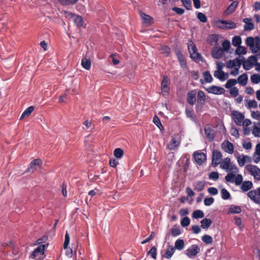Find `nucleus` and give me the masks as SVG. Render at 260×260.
Instances as JSON below:
<instances>
[{
  "label": "nucleus",
  "mask_w": 260,
  "mask_h": 260,
  "mask_svg": "<svg viewBox=\"0 0 260 260\" xmlns=\"http://www.w3.org/2000/svg\"><path fill=\"white\" fill-rule=\"evenodd\" d=\"M245 43L249 46L253 53H256L258 49L260 51V38L255 37H248L245 40Z\"/></svg>",
  "instance_id": "f257e3e1"
},
{
  "label": "nucleus",
  "mask_w": 260,
  "mask_h": 260,
  "mask_svg": "<svg viewBox=\"0 0 260 260\" xmlns=\"http://www.w3.org/2000/svg\"><path fill=\"white\" fill-rule=\"evenodd\" d=\"M220 168L226 172H232L233 173H238L239 169L237 167L231 162V159L226 157L221 161L220 166Z\"/></svg>",
  "instance_id": "f03ea898"
},
{
  "label": "nucleus",
  "mask_w": 260,
  "mask_h": 260,
  "mask_svg": "<svg viewBox=\"0 0 260 260\" xmlns=\"http://www.w3.org/2000/svg\"><path fill=\"white\" fill-rule=\"evenodd\" d=\"M46 247V245L45 244H42L39 245L37 248H36L33 252L31 253L30 255V258H35L37 256H38L40 254L41 256L38 258V260H43L44 256V250Z\"/></svg>",
  "instance_id": "7ed1b4c3"
},
{
  "label": "nucleus",
  "mask_w": 260,
  "mask_h": 260,
  "mask_svg": "<svg viewBox=\"0 0 260 260\" xmlns=\"http://www.w3.org/2000/svg\"><path fill=\"white\" fill-rule=\"evenodd\" d=\"M246 168L254 179L257 180H260V169L257 166L249 165L246 166Z\"/></svg>",
  "instance_id": "20e7f679"
},
{
  "label": "nucleus",
  "mask_w": 260,
  "mask_h": 260,
  "mask_svg": "<svg viewBox=\"0 0 260 260\" xmlns=\"http://www.w3.org/2000/svg\"><path fill=\"white\" fill-rule=\"evenodd\" d=\"M200 251V249L197 244H193L185 251V254L189 258L195 257Z\"/></svg>",
  "instance_id": "39448f33"
},
{
  "label": "nucleus",
  "mask_w": 260,
  "mask_h": 260,
  "mask_svg": "<svg viewBox=\"0 0 260 260\" xmlns=\"http://www.w3.org/2000/svg\"><path fill=\"white\" fill-rule=\"evenodd\" d=\"M222 155L220 151L214 150L212 152V164L214 167L217 166L221 161Z\"/></svg>",
  "instance_id": "423d86ee"
},
{
  "label": "nucleus",
  "mask_w": 260,
  "mask_h": 260,
  "mask_svg": "<svg viewBox=\"0 0 260 260\" xmlns=\"http://www.w3.org/2000/svg\"><path fill=\"white\" fill-rule=\"evenodd\" d=\"M232 115L236 124L239 126H241L244 119V115L238 111H234L232 113Z\"/></svg>",
  "instance_id": "0eeeda50"
},
{
  "label": "nucleus",
  "mask_w": 260,
  "mask_h": 260,
  "mask_svg": "<svg viewBox=\"0 0 260 260\" xmlns=\"http://www.w3.org/2000/svg\"><path fill=\"white\" fill-rule=\"evenodd\" d=\"M217 23H220L222 24L226 25L225 27L223 26L218 25V27L219 28L221 29H233L237 27L236 23L231 20L227 21L219 20L217 21Z\"/></svg>",
  "instance_id": "6e6552de"
},
{
  "label": "nucleus",
  "mask_w": 260,
  "mask_h": 260,
  "mask_svg": "<svg viewBox=\"0 0 260 260\" xmlns=\"http://www.w3.org/2000/svg\"><path fill=\"white\" fill-rule=\"evenodd\" d=\"M221 148L225 152L232 154L234 153V145L228 140H225L221 144Z\"/></svg>",
  "instance_id": "1a4fd4ad"
},
{
  "label": "nucleus",
  "mask_w": 260,
  "mask_h": 260,
  "mask_svg": "<svg viewBox=\"0 0 260 260\" xmlns=\"http://www.w3.org/2000/svg\"><path fill=\"white\" fill-rule=\"evenodd\" d=\"M193 156L197 163L201 165L206 160V155L203 152L195 151L193 153Z\"/></svg>",
  "instance_id": "9d476101"
},
{
  "label": "nucleus",
  "mask_w": 260,
  "mask_h": 260,
  "mask_svg": "<svg viewBox=\"0 0 260 260\" xmlns=\"http://www.w3.org/2000/svg\"><path fill=\"white\" fill-rule=\"evenodd\" d=\"M206 91L208 93H213L214 94H221L224 92L225 90L222 87L215 85H212L207 88Z\"/></svg>",
  "instance_id": "9b49d317"
},
{
  "label": "nucleus",
  "mask_w": 260,
  "mask_h": 260,
  "mask_svg": "<svg viewBox=\"0 0 260 260\" xmlns=\"http://www.w3.org/2000/svg\"><path fill=\"white\" fill-rule=\"evenodd\" d=\"M204 132L206 138L208 139V140L209 142L213 141L215 137L214 129L209 126H205L204 128Z\"/></svg>",
  "instance_id": "f8f14e48"
},
{
  "label": "nucleus",
  "mask_w": 260,
  "mask_h": 260,
  "mask_svg": "<svg viewBox=\"0 0 260 260\" xmlns=\"http://www.w3.org/2000/svg\"><path fill=\"white\" fill-rule=\"evenodd\" d=\"M223 54V50L221 48L215 47L212 50V55L213 58L216 59L221 58Z\"/></svg>",
  "instance_id": "ddd939ff"
},
{
  "label": "nucleus",
  "mask_w": 260,
  "mask_h": 260,
  "mask_svg": "<svg viewBox=\"0 0 260 260\" xmlns=\"http://www.w3.org/2000/svg\"><path fill=\"white\" fill-rule=\"evenodd\" d=\"M169 84V80L167 76H164L161 84V89L162 92L168 93L170 88L168 86Z\"/></svg>",
  "instance_id": "4468645a"
},
{
  "label": "nucleus",
  "mask_w": 260,
  "mask_h": 260,
  "mask_svg": "<svg viewBox=\"0 0 260 260\" xmlns=\"http://www.w3.org/2000/svg\"><path fill=\"white\" fill-rule=\"evenodd\" d=\"M253 187V183L250 181H245L240 185V189L243 192L250 190Z\"/></svg>",
  "instance_id": "2eb2a0df"
},
{
  "label": "nucleus",
  "mask_w": 260,
  "mask_h": 260,
  "mask_svg": "<svg viewBox=\"0 0 260 260\" xmlns=\"http://www.w3.org/2000/svg\"><path fill=\"white\" fill-rule=\"evenodd\" d=\"M175 248L173 246L169 245L165 252L162 255V257L170 259L175 253Z\"/></svg>",
  "instance_id": "dca6fc26"
},
{
  "label": "nucleus",
  "mask_w": 260,
  "mask_h": 260,
  "mask_svg": "<svg viewBox=\"0 0 260 260\" xmlns=\"http://www.w3.org/2000/svg\"><path fill=\"white\" fill-rule=\"evenodd\" d=\"M196 92L194 90H191L187 93L186 101L188 104L191 106L194 104L196 100Z\"/></svg>",
  "instance_id": "f3484780"
},
{
  "label": "nucleus",
  "mask_w": 260,
  "mask_h": 260,
  "mask_svg": "<svg viewBox=\"0 0 260 260\" xmlns=\"http://www.w3.org/2000/svg\"><path fill=\"white\" fill-rule=\"evenodd\" d=\"M257 194V190H250L247 193V195L250 199L251 201H252L255 203L260 205V198H257L256 197V195Z\"/></svg>",
  "instance_id": "a211bd4d"
},
{
  "label": "nucleus",
  "mask_w": 260,
  "mask_h": 260,
  "mask_svg": "<svg viewBox=\"0 0 260 260\" xmlns=\"http://www.w3.org/2000/svg\"><path fill=\"white\" fill-rule=\"evenodd\" d=\"M243 21L245 23L244 26L245 30H251L254 28V23L251 22V19L248 18H244Z\"/></svg>",
  "instance_id": "6ab92c4d"
},
{
  "label": "nucleus",
  "mask_w": 260,
  "mask_h": 260,
  "mask_svg": "<svg viewBox=\"0 0 260 260\" xmlns=\"http://www.w3.org/2000/svg\"><path fill=\"white\" fill-rule=\"evenodd\" d=\"M205 184L204 180L195 182L193 183V189L197 191H201L204 189Z\"/></svg>",
  "instance_id": "aec40b11"
},
{
  "label": "nucleus",
  "mask_w": 260,
  "mask_h": 260,
  "mask_svg": "<svg viewBox=\"0 0 260 260\" xmlns=\"http://www.w3.org/2000/svg\"><path fill=\"white\" fill-rule=\"evenodd\" d=\"M214 76L215 78L219 79L221 81L226 80L229 77L228 74L224 73L222 71H215L214 72Z\"/></svg>",
  "instance_id": "412c9836"
},
{
  "label": "nucleus",
  "mask_w": 260,
  "mask_h": 260,
  "mask_svg": "<svg viewBox=\"0 0 260 260\" xmlns=\"http://www.w3.org/2000/svg\"><path fill=\"white\" fill-rule=\"evenodd\" d=\"M238 5V1H234L232 3H231L230 6L227 8V9L225 10L224 13L227 15L230 14H232L235 12Z\"/></svg>",
  "instance_id": "4be33fe9"
},
{
  "label": "nucleus",
  "mask_w": 260,
  "mask_h": 260,
  "mask_svg": "<svg viewBox=\"0 0 260 260\" xmlns=\"http://www.w3.org/2000/svg\"><path fill=\"white\" fill-rule=\"evenodd\" d=\"M40 159H35L33 160L27 168L26 172H34L36 170V166H39L41 162Z\"/></svg>",
  "instance_id": "5701e85b"
},
{
  "label": "nucleus",
  "mask_w": 260,
  "mask_h": 260,
  "mask_svg": "<svg viewBox=\"0 0 260 260\" xmlns=\"http://www.w3.org/2000/svg\"><path fill=\"white\" fill-rule=\"evenodd\" d=\"M176 56L181 67L182 68H185L186 67V62L182 53L179 51H177L176 52Z\"/></svg>",
  "instance_id": "b1692460"
},
{
  "label": "nucleus",
  "mask_w": 260,
  "mask_h": 260,
  "mask_svg": "<svg viewBox=\"0 0 260 260\" xmlns=\"http://www.w3.org/2000/svg\"><path fill=\"white\" fill-rule=\"evenodd\" d=\"M180 144V142L179 141H177L173 138L171 140L169 144L167 145V147L171 150H176L178 149Z\"/></svg>",
  "instance_id": "393cba45"
},
{
  "label": "nucleus",
  "mask_w": 260,
  "mask_h": 260,
  "mask_svg": "<svg viewBox=\"0 0 260 260\" xmlns=\"http://www.w3.org/2000/svg\"><path fill=\"white\" fill-rule=\"evenodd\" d=\"M205 102V94L202 90H199L197 94V103L203 105Z\"/></svg>",
  "instance_id": "a878e982"
},
{
  "label": "nucleus",
  "mask_w": 260,
  "mask_h": 260,
  "mask_svg": "<svg viewBox=\"0 0 260 260\" xmlns=\"http://www.w3.org/2000/svg\"><path fill=\"white\" fill-rule=\"evenodd\" d=\"M139 14H140V16H141L142 19L143 20L144 23H145L146 24H150L152 23L153 19L151 16H150L148 15H147L146 14H145L142 12H140Z\"/></svg>",
  "instance_id": "bb28decb"
},
{
  "label": "nucleus",
  "mask_w": 260,
  "mask_h": 260,
  "mask_svg": "<svg viewBox=\"0 0 260 260\" xmlns=\"http://www.w3.org/2000/svg\"><path fill=\"white\" fill-rule=\"evenodd\" d=\"M246 159H248V162H251V157L247 155L239 156L237 158V161L240 167H243L246 161Z\"/></svg>",
  "instance_id": "cd10ccee"
},
{
  "label": "nucleus",
  "mask_w": 260,
  "mask_h": 260,
  "mask_svg": "<svg viewBox=\"0 0 260 260\" xmlns=\"http://www.w3.org/2000/svg\"><path fill=\"white\" fill-rule=\"evenodd\" d=\"M212 223L211 219L205 218L201 221V226L203 229H207L211 226Z\"/></svg>",
  "instance_id": "c85d7f7f"
},
{
  "label": "nucleus",
  "mask_w": 260,
  "mask_h": 260,
  "mask_svg": "<svg viewBox=\"0 0 260 260\" xmlns=\"http://www.w3.org/2000/svg\"><path fill=\"white\" fill-rule=\"evenodd\" d=\"M220 37L219 35L216 34L211 35L209 40V43L216 47L218 45V42Z\"/></svg>",
  "instance_id": "c756f323"
},
{
  "label": "nucleus",
  "mask_w": 260,
  "mask_h": 260,
  "mask_svg": "<svg viewBox=\"0 0 260 260\" xmlns=\"http://www.w3.org/2000/svg\"><path fill=\"white\" fill-rule=\"evenodd\" d=\"M81 65L83 68L89 70L91 67L90 59L86 57H83L81 60Z\"/></svg>",
  "instance_id": "7c9ffc66"
},
{
  "label": "nucleus",
  "mask_w": 260,
  "mask_h": 260,
  "mask_svg": "<svg viewBox=\"0 0 260 260\" xmlns=\"http://www.w3.org/2000/svg\"><path fill=\"white\" fill-rule=\"evenodd\" d=\"M247 75L246 74H243L238 77L237 81L240 84L245 86L247 83Z\"/></svg>",
  "instance_id": "2f4dec72"
},
{
  "label": "nucleus",
  "mask_w": 260,
  "mask_h": 260,
  "mask_svg": "<svg viewBox=\"0 0 260 260\" xmlns=\"http://www.w3.org/2000/svg\"><path fill=\"white\" fill-rule=\"evenodd\" d=\"M185 244L184 240L182 239H178L175 242V249H176L178 250H181L184 247Z\"/></svg>",
  "instance_id": "473e14b6"
},
{
  "label": "nucleus",
  "mask_w": 260,
  "mask_h": 260,
  "mask_svg": "<svg viewBox=\"0 0 260 260\" xmlns=\"http://www.w3.org/2000/svg\"><path fill=\"white\" fill-rule=\"evenodd\" d=\"M190 57L195 61H204V59L202 55L200 53H198L197 51L194 53H191Z\"/></svg>",
  "instance_id": "72a5a7b5"
},
{
  "label": "nucleus",
  "mask_w": 260,
  "mask_h": 260,
  "mask_svg": "<svg viewBox=\"0 0 260 260\" xmlns=\"http://www.w3.org/2000/svg\"><path fill=\"white\" fill-rule=\"evenodd\" d=\"M34 110V107L31 106L27 108L22 114L20 119L25 117H28Z\"/></svg>",
  "instance_id": "f704fd0d"
},
{
  "label": "nucleus",
  "mask_w": 260,
  "mask_h": 260,
  "mask_svg": "<svg viewBox=\"0 0 260 260\" xmlns=\"http://www.w3.org/2000/svg\"><path fill=\"white\" fill-rule=\"evenodd\" d=\"M192 217L195 219L203 218L204 217V213L202 210H197L193 212Z\"/></svg>",
  "instance_id": "c9c22d12"
},
{
  "label": "nucleus",
  "mask_w": 260,
  "mask_h": 260,
  "mask_svg": "<svg viewBox=\"0 0 260 260\" xmlns=\"http://www.w3.org/2000/svg\"><path fill=\"white\" fill-rule=\"evenodd\" d=\"M236 173H233L232 172L228 173L226 176H225V181L228 182L234 183L236 177L235 174Z\"/></svg>",
  "instance_id": "e433bc0d"
},
{
  "label": "nucleus",
  "mask_w": 260,
  "mask_h": 260,
  "mask_svg": "<svg viewBox=\"0 0 260 260\" xmlns=\"http://www.w3.org/2000/svg\"><path fill=\"white\" fill-rule=\"evenodd\" d=\"M241 212V209L240 206L232 205L229 209V213L232 214L240 213Z\"/></svg>",
  "instance_id": "4c0bfd02"
},
{
  "label": "nucleus",
  "mask_w": 260,
  "mask_h": 260,
  "mask_svg": "<svg viewBox=\"0 0 260 260\" xmlns=\"http://www.w3.org/2000/svg\"><path fill=\"white\" fill-rule=\"evenodd\" d=\"M242 43L241 38L239 36H235L232 39V44L235 47H238L240 46Z\"/></svg>",
  "instance_id": "58836bf2"
},
{
  "label": "nucleus",
  "mask_w": 260,
  "mask_h": 260,
  "mask_svg": "<svg viewBox=\"0 0 260 260\" xmlns=\"http://www.w3.org/2000/svg\"><path fill=\"white\" fill-rule=\"evenodd\" d=\"M203 75L205 81L207 83H211L212 82L213 78L209 71H205L203 73Z\"/></svg>",
  "instance_id": "ea45409f"
},
{
  "label": "nucleus",
  "mask_w": 260,
  "mask_h": 260,
  "mask_svg": "<svg viewBox=\"0 0 260 260\" xmlns=\"http://www.w3.org/2000/svg\"><path fill=\"white\" fill-rule=\"evenodd\" d=\"M75 23L78 26H82L83 25L84 21L82 17L79 15H75L74 19Z\"/></svg>",
  "instance_id": "a19ab883"
},
{
  "label": "nucleus",
  "mask_w": 260,
  "mask_h": 260,
  "mask_svg": "<svg viewBox=\"0 0 260 260\" xmlns=\"http://www.w3.org/2000/svg\"><path fill=\"white\" fill-rule=\"evenodd\" d=\"M202 240L206 244H211L213 242L212 237L208 235L203 236Z\"/></svg>",
  "instance_id": "79ce46f5"
},
{
  "label": "nucleus",
  "mask_w": 260,
  "mask_h": 260,
  "mask_svg": "<svg viewBox=\"0 0 260 260\" xmlns=\"http://www.w3.org/2000/svg\"><path fill=\"white\" fill-rule=\"evenodd\" d=\"M237 83V81L234 79H231L228 80L224 86L226 88L229 89L231 88Z\"/></svg>",
  "instance_id": "37998d69"
},
{
  "label": "nucleus",
  "mask_w": 260,
  "mask_h": 260,
  "mask_svg": "<svg viewBox=\"0 0 260 260\" xmlns=\"http://www.w3.org/2000/svg\"><path fill=\"white\" fill-rule=\"evenodd\" d=\"M123 154V151L121 148H116L114 151V155L117 158H121Z\"/></svg>",
  "instance_id": "c03bdc74"
},
{
  "label": "nucleus",
  "mask_w": 260,
  "mask_h": 260,
  "mask_svg": "<svg viewBox=\"0 0 260 260\" xmlns=\"http://www.w3.org/2000/svg\"><path fill=\"white\" fill-rule=\"evenodd\" d=\"M221 198L223 200H228L231 197L230 192L225 188H223L221 190Z\"/></svg>",
  "instance_id": "a18cd8bd"
},
{
  "label": "nucleus",
  "mask_w": 260,
  "mask_h": 260,
  "mask_svg": "<svg viewBox=\"0 0 260 260\" xmlns=\"http://www.w3.org/2000/svg\"><path fill=\"white\" fill-rule=\"evenodd\" d=\"M171 233L173 237H176L181 234L179 228L174 226L171 230Z\"/></svg>",
  "instance_id": "49530a36"
},
{
  "label": "nucleus",
  "mask_w": 260,
  "mask_h": 260,
  "mask_svg": "<svg viewBox=\"0 0 260 260\" xmlns=\"http://www.w3.org/2000/svg\"><path fill=\"white\" fill-rule=\"evenodd\" d=\"M236 53L238 55L245 54L246 53V49L245 47L239 46L236 50Z\"/></svg>",
  "instance_id": "de8ad7c7"
},
{
  "label": "nucleus",
  "mask_w": 260,
  "mask_h": 260,
  "mask_svg": "<svg viewBox=\"0 0 260 260\" xmlns=\"http://www.w3.org/2000/svg\"><path fill=\"white\" fill-rule=\"evenodd\" d=\"M252 83L257 84L260 82V75L259 74H253L250 77Z\"/></svg>",
  "instance_id": "09e8293b"
},
{
  "label": "nucleus",
  "mask_w": 260,
  "mask_h": 260,
  "mask_svg": "<svg viewBox=\"0 0 260 260\" xmlns=\"http://www.w3.org/2000/svg\"><path fill=\"white\" fill-rule=\"evenodd\" d=\"M230 42L227 40L223 41L222 43V49L223 50V51H228L230 49Z\"/></svg>",
  "instance_id": "8fccbe9b"
},
{
  "label": "nucleus",
  "mask_w": 260,
  "mask_h": 260,
  "mask_svg": "<svg viewBox=\"0 0 260 260\" xmlns=\"http://www.w3.org/2000/svg\"><path fill=\"white\" fill-rule=\"evenodd\" d=\"M181 2H182L183 6L187 10H191V9L192 6H191V0H181Z\"/></svg>",
  "instance_id": "3c124183"
},
{
  "label": "nucleus",
  "mask_w": 260,
  "mask_h": 260,
  "mask_svg": "<svg viewBox=\"0 0 260 260\" xmlns=\"http://www.w3.org/2000/svg\"><path fill=\"white\" fill-rule=\"evenodd\" d=\"M244 181H243V177L241 174H238L236 176L234 182L237 186L240 185Z\"/></svg>",
  "instance_id": "603ef678"
},
{
  "label": "nucleus",
  "mask_w": 260,
  "mask_h": 260,
  "mask_svg": "<svg viewBox=\"0 0 260 260\" xmlns=\"http://www.w3.org/2000/svg\"><path fill=\"white\" fill-rule=\"evenodd\" d=\"M197 18L202 22L205 23L207 21V18L206 16L204 14H203L201 12H199L198 13Z\"/></svg>",
  "instance_id": "864d4df0"
},
{
  "label": "nucleus",
  "mask_w": 260,
  "mask_h": 260,
  "mask_svg": "<svg viewBox=\"0 0 260 260\" xmlns=\"http://www.w3.org/2000/svg\"><path fill=\"white\" fill-rule=\"evenodd\" d=\"M190 220L189 217H185L181 221V225L183 227H186L190 224Z\"/></svg>",
  "instance_id": "5fc2aeb1"
},
{
  "label": "nucleus",
  "mask_w": 260,
  "mask_h": 260,
  "mask_svg": "<svg viewBox=\"0 0 260 260\" xmlns=\"http://www.w3.org/2000/svg\"><path fill=\"white\" fill-rule=\"evenodd\" d=\"M243 67L246 70H249L252 68V64L248 60L245 61V59L243 61Z\"/></svg>",
  "instance_id": "6e6d98bb"
},
{
  "label": "nucleus",
  "mask_w": 260,
  "mask_h": 260,
  "mask_svg": "<svg viewBox=\"0 0 260 260\" xmlns=\"http://www.w3.org/2000/svg\"><path fill=\"white\" fill-rule=\"evenodd\" d=\"M257 107V103L254 100H249L248 102L247 108L250 109L251 108H256Z\"/></svg>",
  "instance_id": "4d7b16f0"
},
{
  "label": "nucleus",
  "mask_w": 260,
  "mask_h": 260,
  "mask_svg": "<svg viewBox=\"0 0 260 260\" xmlns=\"http://www.w3.org/2000/svg\"><path fill=\"white\" fill-rule=\"evenodd\" d=\"M153 121L159 129H161V127L163 128L159 118L156 115L154 116Z\"/></svg>",
  "instance_id": "13d9d810"
},
{
  "label": "nucleus",
  "mask_w": 260,
  "mask_h": 260,
  "mask_svg": "<svg viewBox=\"0 0 260 260\" xmlns=\"http://www.w3.org/2000/svg\"><path fill=\"white\" fill-rule=\"evenodd\" d=\"M70 235L68 234V232H66V235H65V239H64V242L63 243V247L64 249H67L68 247L69 243H70Z\"/></svg>",
  "instance_id": "bf43d9fd"
},
{
  "label": "nucleus",
  "mask_w": 260,
  "mask_h": 260,
  "mask_svg": "<svg viewBox=\"0 0 260 260\" xmlns=\"http://www.w3.org/2000/svg\"><path fill=\"white\" fill-rule=\"evenodd\" d=\"M252 134L256 137H260V128L256 125L253 126L252 129Z\"/></svg>",
  "instance_id": "052dcab7"
},
{
  "label": "nucleus",
  "mask_w": 260,
  "mask_h": 260,
  "mask_svg": "<svg viewBox=\"0 0 260 260\" xmlns=\"http://www.w3.org/2000/svg\"><path fill=\"white\" fill-rule=\"evenodd\" d=\"M157 249L155 246H153L149 251L148 253L151 254V257L155 259L157 255Z\"/></svg>",
  "instance_id": "680f3d73"
},
{
  "label": "nucleus",
  "mask_w": 260,
  "mask_h": 260,
  "mask_svg": "<svg viewBox=\"0 0 260 260\" xmlns=\"http://www.w3.org/2000/svg\"><path fill=\"white\" fill-rule=\"evenodd\" d=\"M245 59V58L244 57H242V59L240 58H236L234 59L235 63L236 64V68H238L240 67L241 65L243 63V60Z\"/></svg>",
  "instance_id": "e2e57ef3"
},
{
  "label": "nucleus",
  "mask_w": 260,
  "mask_h": 260,
  "mask_svg": "<svg viewBox=\"0 0 260 260\" xmlns=\"http://www.w3.org/2000/svg\"><path fill=\"white\" fill-rule=\"evenodd\" d=\"M251 117L254 119L260 121V112L259 111H252Z\"/></svg>",
  "instance_id": "0e129e2a"
},
{
  "label": "nucleus",
  "mask_w": 260,
  "mask_h": 260,
  "mask_svg": "<svg viewBox=\"0 0 260 260\" xmlns=\"http://www.w3.org/2000/svg\"><path fill=\"white\" fill-rule=\"evenodd\" d=\"M230 94L234 97H236L239 94V90L236 87H234L230 89Z\"/></svg>",
  "instance_id": "69168bd1"
},
{
  "label": "nucleus",
  "mask_w": 260,
  "mask_h": 260,
  "mask_svg": "<svg viewBox=\"0 0 260 260\" xmlns=\"http://www.w3.org/2000/svg\"><path fill=\"white\" fill-rule=\"evenodd\" d=\"M209 178L210 179L217 180L219 178V174L216 172H212L210 173Z\"/></svg>",
  "instance_id": "338daca9"
},
{
  "label": "nucleus",
  "mask_w": 260,
  "mask_h": 260,
  "mask_svg": "<svg viewBox=\"0 0 260 260\" xmlns=\"http://www.w3.org/2000/svg\"><path fill=\"white\" fill-rule=\"evenodd\" d=\"M161 50H162V53L165 54L166 56H168L171 52L170 48L167 46H162L161 47Z\"/></svg>",
  "instance_id": "774afa93"
}]
</instances>
